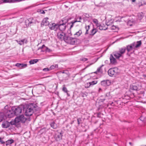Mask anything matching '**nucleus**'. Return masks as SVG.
I'll list each match as a JSON object with an SVG mask.
<instances>
[{
	"label": "nucleus",
	"mask_w": 146,
	"mask_h": 146,
	"mask_svg": "<svg viewBox=\"0 0 146 146\" xmlns=\"http://www.w3.org/2000/svg\"><path fill=\"white\" fill-rule=\"evenodd\" d=\"M50 125L51 127L53 129H56L58 127L57 124L54 122H52L50 124Z\"/></svg>",
	"instance_id": "nucleus-28"
},
{
	"label": "nucleus",
	"mask_w": 146,
	"mask_h": 146,
	"mask_svg": "<svg viewBox=\"0 0 146 146\" xmlns=\"http://www.w3.org/2000/svg\"><path fill=\"white\" fill-rule=\"evenodd\" d=\"M64 41L67 43L73 45L76 43L77 40L74 38L67 36L66 38H64Z\"/></svg>",
	"instance_id": "nucleus-6"
},
{
	"label": "nucleus",
	"mask_w": 146,
	"mask_h": 146,
	"mask_svg": "<svg viewBox=\"0 0 146 146\" xmlns=\"http://www.w3.org/2000/svg\"><path fill=\"white\" fill-rule=\"evenodd\" d=\"M82 30H80L76 32L74 34L75 37H78L80 36L82 34Z\"/></svg>",
	"instance_id": "nucleus-27"
},
{
	"label": "nucleus",
	"mask_w": 146,
	"mask_h": 146,
	"mask_svg": "<svg viewBox=\"0 0 146 146\" xmlns=\"http://www.w3.org/2000/svg\"><path fill=\"white\" fill-rule=\"evenodd\" d=\"M90 86H91V84H90V82L87 83L85 85V87L86 88H88Z\"/></svg>",
	"instance_id": "nucleus-38"
},
{
	"label": "nucleus",
	"mask_w": 146,
	"mask_h": 146,
	"mask_svg": "<svg viewBox=\"0 0 146 146\" xmlns=\"http://www.w3.org/2000/svg\"><path fill=\"white\" fill-rule=\"evenodd\" d=\"M102 89L101 88H99V92H100V91H102Z\"/></svg>",
	"instance_id": "nucleus-51"
},
{
	"label": "nucleus",
	"mask_w": 146,
	"mask_h": 146,
	"mask_svg": "<svg viewBox=\"0 0 146 146\" xmlns=\"http://www.w3.org/2000/svg\"><path fill=\"white\" fill-rule=\"evenodd\" d=\"M66 35L69 36L70 37V36L72 35V34L71 33V31L70 29L68 30L66 33Z\"/></svg>",
	"instance_id": "nucleus-35"
},
{
	"label": "nucleus",
	"mask_w": 146,
	"mask_h": 146,
	"mask_svg": "<svg viewBox=\"0 0 146 146\" xmlns=\"http://www.w3.org/2000/svg\"><path fill=\"white\" fill-rule=\"evenodd\" d=\"M63 90L65 92L67 93L68 92V90H67L66 88L65 87H64L63 88Z\"/></svg>",
	"instance_id": "nucleus-43"
},
{
	"label": "nucleus",
	"mask_w": 146,
	"mask_h": 146,
	"mask_svg": "<svg viewBox=\"0 0 146 146\" xmlns=\"http://www.w3.org/2000/svg\"><path fill=\"white\" fill-rule=\"evenodd\" d=\"M18 117L20 119L21 122L23 123H25L26 121V119L24 117V116L23 115H21L19 116Z\"/></svg>",
	"instance_id": "nucleus-21"
},
{
	"label": "nucleus",
	"mask_w": 146,
	"mask_h": 146,
	"mask_svg": "<svg viewBox=\"0 0 146 146\" xmlns=\"http://www.w3.org/2000/svg\"><path fill=\"white\" fill-rule=\"evenodd\" d=\"M88 34V30H86V32L85 33V34L86 35V34Z\"/></svg>",
	"instance_id": "nucleus-50"
},
{
	"label": "nucleus",
	"mask_w": 146,
	"mask_h": 146,
	"mask_svg": "<svg viewBox=\"0 0 146 146\" xmlns=\"http://www.w3.org/2000/svg\"><path fill=\"white\" fill-rule=\"evenodd\" d=\"M57 36L58 38L61 40H64V38L66 37L65 36V34L62 31L58 33Z\"/></svg>",
	"instance_id": "nucleus-9"
},
{
	"label": "nucleus",
	"mask_w": 146,
	"mask_h": 146,
	"mask_svg": "<svg viewBox=\"0 0 146 146\" xmlns=\"http://www.w3.org/2000/svg\"><path fill=\"white\" fill-rule=\"evenodd\" d=\"M116 28V27L114 25H112L111 27V29L112 30H115Z\"/></svg>",
	"instance_id": "nucleus-42"
},
{
	"label": "nucleus",
	"mask_w": 146,
	"mask_h": 146,
	"mask_svg": "<svg viewBox=\"0 0 146 146\" xmlns=\"http://www.w3.org/2000/svg\"><path fill=\"white\" fill-rule=\"evenodd\" d=\"M58 67V65L57 64H54L52 65L50 67V70H51L52 69H54L55 68H57Z\"/></svg>",
	"instance_id": "nucleus-32"
},
{
	"label": "nucleus",
	"mask_w": 146,
	"mask_h": 146,
	"mask_svg": "<svg viewBox=\"0 0 146 146\" xmlns=\"http://www.w3.org/2000/svg\"><path fill=\"white\" fill-rule=\"evenodd\" d=\"M58 23L56 24L55 23H52L51 24L49 25V27L50 29L51 30H54L56 31L58 29Z\"/></svg>",
	"instance_id": "nucleus-10"
},
{
	"label": "nucleus",
	"mask_w": 146,
	"mask_h": 146,
	"mask_svg": "<svg viewBox=\"0 0 146 146\" xmlns=\"http://www.w3.org/2000/svg\"><path fill=\"white\" fill-rule=\"evenodd\" d=\"M133 44H134V46L135 48H137L139 47L141 45V40L138 41L136 42H134L133 43Z\"/></svg>",
	"instance_id": "nucleus-22"
},
{
	"label": "nucleus",
	"mask_w": 146,
	"mask_h": 146,
	"mask_svg": "<svg viewBox=\"0 0 146 146\" xmlns=\"http://www.w3.org/2000/svg\"><path fill=\"white\" fill-rule=\"evenodd\" d=\"M24 110L25 111V115L26 116L31 115L33 112V108L31 105H27L26 108H24Z\"/></svg>",
	"instance_id": "nucleus-4"
},
{
	"label": "nucleus",
	"mask_w": 146,
	"mask_h": 146,
	"mask_svg": "<svg viewBox=\"0 0 146 146\" xmlns=\"http://www.w3.org/2000/svg\"><path fill=\"white\" fill-rule=\"evenodd\" d=\"M82 19V18L81 17H80L79 18H77L76 19V21H76V22H81V21H80V20Z\"/></svg>",
	"instance_id": "nucleus-40"
},
{
	"label": "nucleus",
	"mask_w": 146,
	"mask_h": 146,
	"mask_svg": "<svg viewBox=\"0 0 146 146\" xmlns=\"http://www.w3.org/2000/svg\"><path fill=\"white\" fill-rule=\"evenodd\" d=\"M68 21V19L66 18H64L60 20L58 23V28L62 31H64L66 27V24Z\"/></svg>",
	"instance_id": "nucleus-1"
},
{
	"label": "nucleus",
	"mask_w": 146,
	"mask_h": 146,
	"mask_svg": "<svg viewBox=\"0 0 146 146\" xmlns=\"http://www.w3.org/2000/svg\"><path fill=\"white\" fill-rule=\"evenodd\" d=\"M7 107V106H6L5 107V109H6ZM4 115H5L6 117H7L9 118H11L14 116V111L12 110H5L4 111Z\"/></svg>",
	"instance_id": "nucleus-5"
},
{
	"label": "nucleus",
	"mask_w": 146,
	"mask_h": 146,
	"mask_svg": "<svg viewBox=\"0 0 146 146\" xmlns=\"http://www.w3.org/2000/svg\"><path fill=\"white\" fill-rule=\"evenodd\" d=\"M14 141L12 139L8 140L6 142L5 145L6 146L10 145L11 144L13 143Z\"/></svg>",
	"instance_id": "nucleus-23"
},
{
	"label": "nucleus",
	"mask_w": 146,
	"mask_h": 146,
	"mask_svg": "<svg viewBox=\"0 0 146 146\" xmlns=\"http://www.w3.org/2000/svg\"><path fill=\"white\" fill-rule=\"evenodd\" d=\"M40 13H42V14H44L45 13L44 11L43 10H42V11L41 10L40 11Z\"/></svg>",
	"instance_id": "nucleus-49"
},
{
	"label": "nucleus",
	"mask_w": 146,
	"mask_h": 146,
	"mask_svg": "<svg viewBox=\"0 0 146 146\" xmlns=\"http://www.w3.org/2000/svg\"><path fill=\"white\" fill-rule=\"evenodd\" d=\"M90 25H88L87 26H86V30H89L90 29Z\"/></svg>",
	"instance_id": "nucleus-46"
},
{
	"label": "nucleus",
	"mask_w": 146,
	"mask_h": 146,
	"mask_svg": "<svg viewBox=\"0 0 146 146\" xmlns=\"http://www.w3.org/2000/svg\"><path fill=\"white\" fill-rule=\"evenodd\" d=\"M108 23H107L106 25H104V24L100 25L99 24V25L98 26L97 28H98V29L100 30H106L108 29V26L110 25Z\"/></svg>",
	"instance_id": "nucleus-8"
},
{
	"label": "nucleus",
	"mask_w": 146,
	"mask_h": 146,
	"mask_svg": "<svg viewBox=\"0 0 146 146\" xmlns=\"http://www.w3.org/2000/svg\"><path fill=\"white\" fill-rule=\"evenodd\" d=\"M48 17H46L44 18L42 20V22L41 23V25L43 26H47L49 25V22L48 21Z\"/></svg>",
	"instance_id": "nucleus-16"
},
{
	"label": "nucleus",
	"mask_w": 146,
	"mask_h": 146,
	"mask_svg": "<svg viewBox=\"0 0 146 146\" xmlns=\"http://www.w3.org/2000/svg\"><path fill=\"white\" fill-rule=\"evenodd\" d=\"M141 86H138L134 84L130 86L131 89L134 90H139L141 89Z\"/></svg>",
	"instance_id": "nucleus-13"
},
{
	"label": "nucleus",
	"mask_w": 146,
	"mask_h": 146,
	"mask_svg": "<svg viewBox=\"0 0 146 146\" xmlns=\"http://www.w3.org/2000/svg\"><path fill=\"white\" fill-rule=\"evenodd\" d=\"M50 69L49 68H44L43 70V71H45V72H47V71H49L50 70Z\"/></svg>",
	"instance_id": "nucleus-41"
},
{
	"label": "nucleus",
	"mask_w": 146,
	"mask_h": 146,
	"mask_svg": "<svg viewBox=\"0 0 146 146\" xmlns=\"http://www.w3.org/2000/svg\"><path fill=\"white\" fill-rule=\"evenodd\" d=\"M20 119L18 117L16 118L14 120H12L11 121V125H17L20 122H21Z\"/></svg>",
	"instance_id": "nucleus-14"
},
{
	"label": "nucleus",
	"mask_w": 146,
	"mask_h": 146,
	"mask_svg": "<svg viewBox=\"0 0 146 146\" xmlns=\"http://www.w3.org/2000/svg\"><path fill=\"white\" fill-rule=\"evenodd\" d=\"M110 62L112 64H115L116 62V59L113 57L112 54H111L110 56Z\"/></svg>",
	"instance_id": "nucleus-20"
},
{
	"label": "nucleus",
	"mask_w": 146,
	"mask_h": 146,
	"mask_svg": "<svg viewBox=\"0 0 146 146\" xmlns=\"http://www.w3.org/2000/svg\"><path fill=\"white\" fill-rule=\"evenodd\" d=\"M132 2H135V0H132Z\"/></svg>",
	"instance_id": "nucleus-52"
},
{
	"label": "nucleus",
	"mask_w": 146,
	"mask_h": 146,
	"mask_svg": "<svg viewBox=\"0 0 146 146\" xmlns=\"http://www.w3.org/2000/svg\"><path fill=\"white\" fill-rule=\"evenodd\" d=\"M90 84H91V86H93V85L96 84L97 83V81L96 80H95L94 81H93L92 82H90Z\"/></svg>",
	"instance_id": "nucleus-36"
},
{
	"label": "nucleus",
	"mask_w": 146,
	"mask_h": 146,
	"mask_svg": "<svg viewBox=\"0 0 146 146\" xmlns=\"http://www.w3.org/2000/svg\"><path fill=\"white\" fill-rule=\"evenodd\" d=\"M126 50L125 48H121L119 49L118 51L114 52L113 55L117 58H119L120 57H123V54L125 52Z\"/></svg>",
	"instance_id": "nucleus-3"
},
{
	"label": "nucleus",
	"mask_w": 146,
	"mask_h": 146,
	"mask_svg": "<svg viewBox=\"0 0 146 146\" xmlns=\"http://www.w3.org/2000/svg\"><path fill=\"white\" fill-rule=\"evenodd\" d=\"M76 22V21H74L71 22L70 23H69V24H71L70 27V29H71L73 26L74 24Z\"/></svg>",
	"instance_id": "nucleus-37"
},
{
	"label": "nucleus",
	"mask_w": 146,
	"mask_h": 146,
	"mask_svg": "<svg viewBox=\"0 0 146 146\" xmlns=\"http://www.w3.org/2000/svg\"><path fill=\"white\" fill-rule=\"evenodd\" d=\"M62 134L61 133H58V134H56L55 135L56 139L58 141L60 140L62 138Z\"/></svg>",
	"instance_id": "nucleus-26"
},
{
	"label": "nucleus",
	"mask_w": 146,
	"mask_h": 146,
	"mask_svg": "<svg viewBox=\"0 0 146 146\" xmlns=\"http://www.w3.org/2000/svg\"><path fill=\"white\" fill-rule=\"evenodd\" d=\"M17 1V0H4L3 2L5 3H13L15 1Z\"/></svg>",
	"instance_id": "nucleus-33"
},
{
	"label": "nucleus",
	"mask_w": 146,
	"mask_h": 146,
	"mask_svg": "<svg viewBox=\"0 0 146 146\" xmlns=\"http://www.w3.org/2000/svg\"><path fill=\"white\" fill-rule=\"evenodd\" d=\"M144 14L142 12L138 13L137 14V20L135 19V17L133 16L132 18H129L127 21V23L128 24L130 23H135L137 21H140L142 19L144 16Z\"/></svg>",
	"instance_id": "nucleus-2"
},
{
	"label": "nucleus",
	"mask_w": 146,
	"mask_h": 146,
	"mask_svg": "<svg viewBox=\"0 0 146 146\" xmlns=\"http://www.w3.org/2000/svg\"><path fill=\"white\" fill-rule=\"evenodd\" d=\"M38 61V60L36 59L31 60L29 61V63L31 64H33L37 62Z\"/></svg>",
	"instance_id": "nucleus-29"
},
{
	"label": "nucleus",
	"mask_w": 146,
	"mask_h": 146,
	"mask_svg": "<svg viewBox=\"0 0 146 146\" xmlns=\"http://www.w3.org/2000/svg\"><path fill=\"white\" fill-rule=\"evenodd\" d=\"M18 44L21 45L24 44H27V40L26 39H23L20 40H16Z\"/></svg>",
	"instance_id": "nucleus-18"
},
{
	"label": "nucleus",
	"mask_w": 146,
	"mask_h": 146,
	"mask_svg": "<svg viewBox=\"0 0 146 146\" xmlns=\"http://www.w3.org/2000/svg\"><path fill=\"white\" fill-rule=\"evenodd\" d=\"M104 66V65H102L100 67H99L97 69L96 72H101L102 71V68Z\"/></svg>",
	"instance_id": "nucleus-34"
},
{
	"label": "nucleus",
	"mask_w": 146,
	"mask_h": 146,
	"mask_svg": "<svg viewBox=\"0 0 146 146\" xmlns=\"http://www.w3.org/2000/svg\"><path fill=\"white\" fill-rule=\"evenodd\" d=\"M0 142L2 143L3 144L4 143V142L3 141V140L1 139L0 138Z\"/></svg>",
	"instance_id": "nucleus-48"
},
{
	"label": "nucleus",
	"mask_w": 146,
	"mask_h": 146,
	"mask_svg": "<svg viewBox=\"0 0 146 146\" xmlns=\"http://www.w3.org/2000/svg\"><path fill=\"white\" fill-rule=\"evenodd\" d=\"M106 96L108 97L109 98H111L112 97L111 96L110 94V92L107 93L106 94Z\"/></svg>",
	"instance_id": "nucleus-39"
},
{
	"label": "nucleus",
	"mask_w": 146,
	"mask_h": 146,
	"mask_svg": "<svg viewBox=\"0 0 146 146\" xmlns=\"http://www.w3.org/2000/svg\"><path fill=\"white\" fill-rule=\"evenodd\" d=\"M46 52H51V50L50 49L48 48L47 47H46Z\"/></svg>",
	"instance_id": "nucleus-44"
},
{
	"label": "nucleus",
	"mask_w": 146,
	"mask_h": 146,
	"mask_svg": "<svg viewBox=\"0 0 146 146\" xmlns=\"http://www.w3.org/2000/svg\"><path fill=\"white\" fill-rule=\"evenodd\" d=\"M88 60V59L86 58H82L81 59V60L84 61H87Z\"/></svg>",
	"instance_id": "nucleus-47"
},
{
	"label": "nucleus",
	"mask_w": 146,
	"mask_h": 146,
	"mask_svg": "<svg viewBox=\"0 0 146 146\" xmlns=\"http://www.w3.org/2000/svg\"><path fill=\"white\" fill-rule=\"evenodd\" d=\"M10 124L11 122L10 123L7 121H4L3 123L2 127L4 128H7L10 126Z\"/></svg>",
	"instance_id": "nucleus-17"
},
{
	"label": "nucleus",
	"mask_w": 146,
	"mask_h": 146,
	"mask_svg": "<svg viewBox=\"0 0 146 146\" xmlns=\"http://www.w3.org/2000/svg\"><path fill=\"white\" fill-rule=\"evenodd\" d=\"M97 31V29L94 27L93 29L91 31L90 35L92 36L94 35L96 33Z\"/></svg>",
	"instance_id": "nucleus-25"
},
{
	"label": "nucleus",
	"mask_w": 146,
	"mask_h": 146,
	"mask_svg": "<svg viewBox=\"0 0 146 146\" xmlns=\"http://www.w3.org/2000/svg\"><path fill=\"white\" fill-rule=\"evenodd\" d=\"M129 144L131 145V143L130 142H129Z\"/></svg>",
	"instance_id": "nucleus-53"
},
{
	"label": "nucleus",
	"mask_w": 146,
	"mask_h": 146,
	"mask_svg": "<svg viewBox=\"0 0 146 146\" xmlns=\"http://www.w3.org/2000/svg\"><path fill=\"white\" fill-rule=\"evenodd\" d=\"M25 23L27 26H29L32 23H33V21L31 19H27L25 21Z\"/></svg>",
	"instance_id": "nucleus-24"
},
{
	"label": "nucleus",
	"mask_w": 146,
	"mask_h": 146,
	"mask_svg": "<svg viewBox=\"0 0 146 146\" xmlns=\"http://www.w3.org/2000/svg\"><path fill=\"white\" fill-rule=\"evenodd\" d=\"M144 76H145L146 77V75H144Z\"/></svg>",
	"instance_id": "nucleus-55"
},
{
	"label": "nucleus",
	"mask_w": 146,
	"mask_h": 146,
	"mask_svg": "<svg viewBox=\"0 0 146 146\" xmlns=\"http://www.w3.org/2000/svg\"><path fill=\"white\" fill-rule=\"evenodd\" d=\"M111 82L109 80H106L101 81V84L103 86H110L111 84Z\"/></svg>",
	"instance_id": "nucleus-11"
},
{
	"label": "nucleus",
	"mask_w": 146,
	"mask_h": 146,
	"mask_svg": "<svg viewBox=\"0 0 146 146\" xmlns=\"http://www.w3.org/2000/svg\"><path fill=\"white\" fill-rule=\"evenodd\" d=\"M3 119H5L4 113H0V122Z\"/></svg>",
	"instance_id": "nucleus-31"
},
{
	"label": "nucleus",
	"mask_w": 146,
	"mask_h": 146,
	"mask_svg": "<svg viewBox=\"0 0 146 146\" xmlns=\"http://www.w3.org/2000/svg\"><path fill=\"white\" fill-rule=\"evenodd\" d=\"M39 85H43L42 84H39Z\"/></svg>",
	"instance_id": "nucleus-54"
},
{
	"label": "nucleus",
	"mask_w": 146,
	"mask_h": 146,
	"mask_svg": "<svg viewBox=\"0 0 146 146\" xmlns=\"http://www.w3.org/2000/svg\"><path fill=\"white\" fill-rule=\"evenodd\" d=\"M134 44L132 43L127 46V50L128 52L131 51L135 48L134 46Z\"/></svg>",
	"instance_id": "nucleus-15"
},
{
	"label": "nucleus",
	"mask_w": 146,
	"mask_h": 146,
	"mask_svg": "<svg viewBox=\"0 0 146 146\" xmlns=\"http://www.w3.org/2000/svg\"><path fill=\"white\" fill-rule=\"evenodd\" d=\"M118 72V69L117 68H110L108 71V74L110 76L116 75Z\"/></svg>",
	"instance_id": "nucleus-7"
},
{
	"label": "nucleus",
	"mask_w": 146,
	"mask_h": 146,
	"mask_svg": "<svg viewBox=\"0 0 146 146\" xmlns=\"http://www.w3.org/2000/svg\"><path fill=\"white\" fill-rule=\"evenodd\" d=\"M81 121V119L80 118H79L77 119V121L78 125H79L80 123V121Z\"/></svg>",
	"instance_id": "nucleus-45"
},
{
	"label": "nucleus",
	"mask_w": 146,
	"mask_h": 146,
	"mask_svg": "<svg viewBox=\"0 0 146 146\" xmlns=\"http://www.w3.org/2000/svg\"><path fill=\"white\" fill-rule=\"evenodd\" d=\"M26 64H23L20 63H17L15 64V66L18 68H24L27 66Z\"/></svg>",
	"instance_id": "nucleus-19"
},
{
	"label": "nucleus",
	"mask_w": 146,
	"mask_h": 146,
	"mask_svg": "<svg viewBox=\"0 0 146 146\" xmlns=\"http://www.w3.org/2000/svg\"><path fill=\"white\" fill-rule=\"evenodd\" d=\"M22 111V108L20 107H18L15 109V110L14 111V115H17L21 113Z\"/></svg>",
	"instance_id": "nucleus-12"
},
{
	"label": "nucleus",
	"mask_w": 146,
	"mask_h": 146,
	"mask_svg": "<svg viewBox=\"0 0 146 146\" xmlns=\"http://www.w3.org/2000/svg\"><path fill=\"white\" fill-rule=\"evenodd\" d=\"M93 22L95 23L96 25V27L98 26H99V23H98V21L97 19H94L93 20Z\"/></svg>",
	"instance_id": "nucleus-30"
}]
</instances>
